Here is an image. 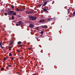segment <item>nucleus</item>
<instances>
[{
  "label": "nucleus",
  "instance_id": "obj_19",
  "mask_svg": "<svg viewBox=\"0 0 75 75\" xmlns=\"http://www.w3.org/2000/svg\"><path fill=\"white\" fill-rule=\"evenodd\" d=\"M67 11H68V14H69V13H70V11H69V9H68L67 10Z\"/></svg>",
  "mask_w": 75,
  "mask_h": 75
},
{
  "label": "nucleus",
  "instance_id": "obj_25",
  "mask_svg": "<svg viewBox=\"0 0 75 75\" xmlns=\"http://www.w3.org/2000/svg\"><path fill=\"white\" fill-rule=\"evenodd\" d=\"M7 65H8V66H7L8 67H11V65H9L8 64H7Z\"/></svg>",
  "mask_w": 75,
  "mask_h": 75
},
{
  "label": "nucleus",
  "instance_id": "obj_45",
  "mask_svg": "<svg viewBox=\"0 0 75 75\" xmlns=\"http://www.w3.org/2000/svg\"><path fill=\"white\" fill-rule=\"evenodd\" d=\"M47 10H48V8H47Z\"/></svg>",
  "mask_w": 75,
  "mask_h": 75
},
{
  "label": "nucleus",
  "instance_id": "obj_23",
  "mask_svg": "<svg viewBox=\"0 0 75 75\" xmlns=\"http://www.w3.org/2000/svg\"><path fill=\"white\" fill-rule=\"evenodd\" d=\"M11 8L13 9L14 8V6L13 5H12L11 6Z\"/></svg>",
  "mask_w": 75,
  "mask_h": 75
},
{
  "label": "nucleus",
  "instance_id": "obj_17",
  "mask_svg": "<svg viewBox=\"0 0 75 75\" xmlns=\"http://www.w3.org/2000/svg\"><path fill=\"white\" fill-rule=\"evenodd\" d=\"M9 57H11V56H12L13 55L12 54H11V53H10L9 54Z\"/></svg>",
  "mask_w": 75,
  "mask_h": 75
},
{
  "label": "nucleus",
  "instance_id": "obj_32",
  "mask_svg": "<svg viewBox=\"0 0 75 75\" xmlns=\"http://www.w3.org/2000/svg\"><path fill=\"white\" fill-rule=\"evenodd\" d=\"M23 46V45H19V46L20 47H22Z\"/></svg>",
  "mask_w": 75,
  "mask_h": 75
},
{
  "label": "nucleus",
  "instance_id": "obj_40",
  "mask_svg": "<svg viewBox=\"0 0 75 75\" xmlns=\"http://www.w3.org/2000/svg\"><path fill=\"white\" fill-rule=\"evenodd\" d=\"M46 2H47V3H48V2H49V1H46Z\"/></svg>",
  "mask_w": 75,
  "mask_h": 75
},
{
  "label": "nucleus",
  "instance_id": "obj_2",
  "mask_svg": "<svg viewBox=\"0 0 75 75\" xmlns=\"http://www.w3.org/2000/svg\"><path fill=\"white\" fill-rule=\"evenodd\" d=\"M23 24V23L21 21H19V22H17V23L16 24V25L17 26H18V25H21Z\"/></svg>",
  "mask_w": 75,
  "mask_h": 75
},
{
  "label": "nucleus",
  "instance_id": "obj_10",
  "mask_svg": "<svg viewBox=\"0 0 75 75\" xmlns=\"http://www.w3.org/2000/svg\"><path fill=\"white\" fill-rule=\"evenodd\" d=\"M52 19H53L52 18H48L47 19V21H51V20H52Z\"/></svg>",
  "mask_w": 75,
  "mask_h": 75
},
{
  "label": "nucleus",
  "instance_id": "obj_20",
  "mask_svg": "<svg viewBox=\"0 0 75 75\" xmlns=\"http://www.w3.org/2000/svg\"><path fill=\"white\" fill-rule=\"evenodd\" d=\"M21 44V42L20 41L18 42V44Z\"/></svg>",
  "mask_w": 75,
  "mask_h": 75
},
{
  "label": "nucleus",
  "instance_id": "obj_47",
  "mask_svg": "<svg viewBox=\"0 0 75 75\" xmlns=\"http://www.w3.org/2000/svg\"><path fill=\"white\" fill-rule=\"evenodd\" d=\"M36 66L37 65V64H36Z\"/></svg>",
  "mask_w": 75,
  "mask_h": 75
},
{
  "label": "nucleus",
  "instance_id": "obj_26",
  "mask_svg": "<svg viewBox=\"0 0 75 75\" xmlns=\"http://www.w3.org/2000/svg\"><path fill=\"white\" fill-rule=\"evenodd\" d=\"M0 11L1 12V13H3V12H4V11L3 10H1Z\"/></svg>",
  "mask_w": 75,
  "mask_h": 75
},
{
  "label": "nucleus",
  "instance_id": "obj_29",
  "mask_svg": "<svg viewBox=\"0 0 75 75\" xmlns=\"http://www.w3.org/2000/svg\"><path fill=\"white\" fill-rule=\"evenodd\" d=\"M4 15L5 16H7V13H5Z\"/></svg>",
  "mask_w": 75,
  "mask_h": 75
},
{
  "label": "nucleus",
  "instance_id": "obj_30",
  "mask_svg": "<svg viewBox=\"0 0 75 75\" xmlns=\"http://www.w3.org/2000/svg\"><path fill=\"white\" fill-rule=\"evenodd\" d=\"M36 30H38V27H37L36 28Z\"/></svg>",
  "mask_w": 75,
  "mask_h": 75
},
{
  "label": "nucleus",
  "instance_id": "obj_1",
  "mask_svg": "<svg viewBox=\"0 0 75 75\" xmlns=\"http://www.w3.org/2000/svg\"><path fill=\"white\" fill-rule=\"evenodd\" d=\"M28 18L30 21H34L35 20L37 19V18L36 17H34L33 16H29Z\"/></svg>",
  "mask_w": 75,
  "mask_h": 75
},
{
  "label": "nucleus",
  "instance_id": "obj_36",
  "mask_svg": "<svg viewBox=\"0 0 75 75\" xmlns=\"http://www.w3.org/2000/svg\"><path fill=\"white\" fill-rule=\"evenodd\" d=\"M5 30V29L4 28H3L2 29V31H4Z\"/></svg>",
  "mask_w": 75,
  "mask_h": 75
},
{
  "label": "nucleus",
  "instance_id": "obj_27",
  "mask_svg": "<svg viewBox=\"0 0 75 75\" xmlns=\"http://www.w3.org/2000/svg\"><path fill=\"white\" fill-rule=\"evenodd\" d=\"M18 52H19V53H20V50H17Z\"/></svg>",
  "mask_w": 75,
  "mask_h": 75
},
{
  "label": "nucleus",
  "instance_id": "obj_9",
  "mask_svg": "<svg viewBox=\"0 0 75 75\" xmlns=\"http://www.w3.org/2000/svg\"><path fill=\"white\" fill-rule=\"evenodd\" d=\"M43 11H45V12H47V13H48V11H47V9L45 8L43 9Z\"/></svg>",
  "mask_w": 75,
  "mask_h": 75
},
{
  "label": "nucleus",
  "instance_id": "obj_42",
  "mask_svg": "<svg viewBox=\"0 0 75 75\" xmlns=\"http://www.w3.org/2000/svg\"><path fill=\"white\" fill-rule=\"evenodd\" d=\"M33 75H36V74H33Z\"/></svg>",
  "mask_w": 75,
  "mask_h": 75
},
{
  "label": "nucleus",
  "instance_id": "obj_12",
  "mask_svg": "<svg viewBox=\"0 0 75 75\" xmlns=\"http://www.w3.org/2000/svg\"><path fill=\"white\" fill-rule=\"evenodd\" d=\"M12 15H13V16H16L17 15V13L16 12L13 13V12Z\"/></svg>",
  "mask_w": 75,
  "mask_h": 75
},
{
  "label": "nucleus",
  "instance_id": "obj_22",
  "mask_svg": "<svg viewBox=\"0 0 75 75\" xmlns=\"http://www.w3.org/2000/svg\"><path fill=\"white\" fill-rule=\"evenodd\" d=\"M35 37L37 40L38 39V36H35Z\"/></svg>",
  "mask_w": 75,
  "mask_h": 75
},
{
  "label": "nucleus",
  "instance_id": "obj_28",
  "mask_svg": "<svg viewBox=\"0 0 75 75\" xmlns=\"http://www.w3.org/2000/svg\"><path fill=\"white\" fill-rule=\"evenodd\" d=\"M32 14V13H31V12H29L28 13V14Z\"/></svg>",
  "mask_w": 75,
  "mask_h": 75
},
{
  "label": "nucleus",
  "instance_id": "obj_3",
  "mask_svg": "<svg viewBox=\"0 0 75 75\" xmlns=\"http://www.w3.org/2000/svg\"><path fill=\"white\" fill-rule=\"evenodd\" d=\"M13 12H14V11H9V12L8 13V15H12V14H13Z\"/></svg>",
  "mask_w": 75,
  "mask_h": 75
},
{
  "label": "nucleus",
  "instance_id": "obj_33",
  "mask_svg": "<svg viewBox=\"0 0 75 75\" xmlns=\"http://www.w3.org/2000/svg\"><path fill=\"white\" fill-rule=\"evenodd\" d=\"M11 59L12 60H14V57H12L11 58Z\"/></svg>",
  "mask_w": 75,
  "mask_h": 75
},
{
  "label": "nucleus",
  "instance_id": "obj_35",
  "mask_svg": "<svg viewBox=\"0 0 75 75\" xmlns=\"http://www.w3.org/2000/svg\"><path fill=\"white\" fill-rule=\"evenodd\" d=\"M11 46H8V48H11Z\"/></svg>",
  "mask_w": 75,
  "mask_h": 75
},
{
  "label": "nucleus",
  "instance_id": "obj_16",
  "mask_svg": "<svg viewBox=\"0 0 75 75\" xmlns=\"http://www.w3.org/2000/svg\"><path fill=\"white\" fill-rule=\"evenodd\" d=\"M1 71H4V68L3 67H1Z\"/></svg>",
  "mask_w": 75,
  "mask_h": 75
},
{
  "label": "nucleus",
  "instance_id": "obj_34",
  "mask_svg": "<svg viewBox=\"0 0 75 75\" xmlns=\"http://www.w3.org/2000/svg\"><path fill=\"white\" fill-rule=\"evenodd\" d=\"M25 13H26V14H28V12L26 11V12H25Z\"/></svg>",
  "mask_w": 75,
  "mask_h": 75
},
{
  "label": "nucleus",
  "instance_id": "obj_14",
  "mask_svg": "<svg viewBox=\"0 0 75 75\" xmlns=\"http://www.w3.org/2000/svg\"><path fill=\"white\" fill-rule=\"evenodd\" d=\"M72 16L73 17H74V16H75V11L73 12V14H72Z\"/></svg>",
  "mask_w": 75,
  "mask_h": 75
},
{
  "label": "nucleus",
  "instance_id": "obj_6",
  "mask_svg": "<svg viewBox=\"0 0 75 75\" xmlns=\"http://www.w3.org/2000/svg\"><path fill=\"white\" fill-rule=\"evenodd\" d=\"M47 4V1H45L44 2V4H43L42 6V7H44V6H45V5H46Z\"/></svg>",
  "mask_w": 75,
  "mask_h": 75
},
{
  "label": "nucleus",
  "instance_id": "obj_13",
  "mask_svg": "<svg viewBox=\"0 0 75 75\" xmlns=\"http://www.w3.org/2000/svg\"><path fill=\"white\" fill-rule=\"evenodd\" d=\"M44 20H41L39 21L40 23H42V22H43L44 21Z\"/></svg>",
  "mask_w": 75,
  "mask_h": 75
},
{
  "label": "nucleus",
  "instance_id": "obj_18",
  "mask_svg": "<svg viewBox=\"0 0 75 75\" xmlns=\"http://www.w3.org/2000/svg\"><path fill=\"white\" fill-rule=\"evenodd\" d=\"M43 33H44V32L43 31H42L40 32V34H42V35L43 34Z\"/></svg>",
  "mask_w": 75,
  "mask_h": 75
},
{
  "label": "nucleus",
  "instance_id": "obj_48",
  "mask_svg": "<svg viewBox=\"0 0 75 75\" xmlns=\"http://www.w3.org/2000/svg\"><path fill=\"white\" fill-rule=\"evenodd\" d=\"M14 55H15H15H16V54H14Z\"/></svg>",
  "mask_w": 75,
  "mask_h": 75
},
{
  "label": "nucleus",
  "instance_id": "obj_43",
  "mask_svg": "<svg viewBox=\"0 0 75 75\" xmlns=\"http://www.w3.org/2000/svg\"><path fill=\"white\" fill-rule=\"evenodd\" d=\"M46 0H43V1H46Z\"/></svg>",
  "mask_w": 75,
  "mask_h": 75
},
{
  "label": "nucleus",
  "instance_id": "obj_39",
  "mask_svg": "<svg viewBox=\"0 0 75 75\" xmlns=\"http://www.w3.org/2000/svg\"><path fill=\"white\" fill-rule=\"evenodd\" d=\"M28 50H31V48H28Z\"/></svg>",
  "mask_w": 75,
  "mask_h": 75
},
{
  "label": "nucleus",
  "instance_id": "obj_50",
  "mask_svg": "<svg viewBox=\"0 0 75 75\" xmlns=\"http://www.w3.org/2000/svg\"><path fill=\"white\" fill-rule=\"evenodd\" d=\"M2 16H3V15H2Z\"/></svg>",
  "mask_w": 75,
  "mask_h": 75
},
{
  "label": "nucleus",
  "instance_id": "obj_37",
  "mask_svg": "<svg viewBox=\"0 0 75 75\" xmlns=\"http://www.w3.org/2000/svg\"><path fill=\"white\" fill-rule=\"evenodd\" d=\"M3 50L4 51H6V50H5V49H3Z\"/></svg>",
  "mask_w": 75,
  "mask_h": 75
},
{
  "label": "nucleus",
  "instance_id": "obj_24",
  "mask_svg": "<svg viewBox=\"0 0 75 75\" xmlns=\"http://www.w3.org/2000/svg\"><path fill=\"white\" fill-rule=\"evenodd\" d=\"M13 19H14V17H13V16H12V20H13Z\"/></svg>",
  "mask_w": 75,
  "mask_h": 75
},
{
  "label": "nucleus",
  "instance_id": "obj_38",
  "mask_svg": "<svg viewBox=\"0 0 75 75\" xmlns=\"http://www.w3.org/2000/svg\"><path fill=\"white\" fill-rule=\"evenodd\" d=\"M20 59H22V60H23V59L22 58H20Z\"/></svg>",
  "mask_w": 75,
  "mask_h": 75
},
{
  "label": "nucleus",
  "instance_id": "obj_4",
  "mask_svg": "<svg viewBox=\"0 0 75 75\" xmlns=\"http://www.w3.org/2000/svg\"><path fill=\"white\" fill-rule=\"evenodd\" d=\"M0 46L2 49H3L4 47H2V41H1L0 42Z\"/></svg>",
  "mask_w": 75,
  "mask_h": 75
},
{
  "label": "nucleus",
  "instance_id": "obj_5",
  "mask_svg": "<svg viewBox=\"0 0 75 75\" xmlns=\"http://www.w3.org/2000/svg\"><path fill=\"white\" fill-rule=\"evenodd\" d=\"M39 27H41L42 28H47V26L46 25H42L41 26H39Z\"/></svg>",
  "mask_w": 75,
  "mask_h": 75
},
{
  "label": "nucleus",
  "instance_id": "obj_44",
  "mask_svg": "<svg viewBox=\"0 0 75 75\" xmlns=\"http://www.w3.org/2000/svg\"><path fill=\"white\" fill-rule=\"evenodd\" d=\"M9 51H11V49H9Z\"/></svg>",
  "mask_w": 75,
  "mask_h": 75
},
{
  "label": "nucleus",
  "instance_id": "obj_46",
  "mask_svg": "<svg viewBox=\"0 0 75 75\" xmlns=\"http://www.w3.org/2000/svg\"><path fill=\"white\" fill-rule=\"evenodd\" d=\"M6 27V26L5 25L4 26V27Z\"/></svg>",
  "mask_w": 75,
  "mask_h": 75
},
{
  "label": "nucleus",
  "instance_id": "obj_21",
  "mask_svg": "<svg viewBox=\"0 0 75 75\" xmlns=\"http://www.w3.org/2000/svg\"><path fill=\"white\" fill-rule=\"evenodd\" d=\"M31 12V13L32 14L33 13H34V10H30Z\"/></svg>",
  "mask_w": 75,
  "mask_h": 75
},
{
  "label": "nucleus",
  "instance_id": "obj_8",
  "mask_svg": "<svg viewBox=\"0 0 75 75\" xmlns=\"http://www.w3.org/2000/svg\"><path fill=\"white\" fill-rule=\"evenodd\" d=\"M9 42L10 43V44H11V45H12V44H13V42L12 40H11L9 41Z\"/></svg>",
  "mask_w": 75,
  "mask_h": 75
},
{
  "label": "nucleus",
  "instance_id": "obj_51",
  "mask_svg": "<svg viewBox=\"0 0 75 75\" xmlns=\"http://www.w3.org/2000/svg\"><path fill=\"white\" fill-rule=\"evenodd\" d=\"M11 53H12V52H11Z\"/></svg>",
  "mask_w": 75,
  "mask_h": 75
},
{
  "label": "nucleus",
  "instance_id": "obj_7",
  "mask_svg": "<svg viewBox=\"0 0 75 75\" xmlns=\"http://www.w3.org/2000/svg\"><path fill=\"white\" fill-rule=\"evenodd\" d=\"M25 8H24V10L21 9H19L18 8H17V9L16 10V11H23V10H25Z\"/></svg>",
  "mask_w": 75,
  "mask_h": 75
},
{
  "label": "nucleus",
  "instance_id": "obj_31",
  "mask_svg": "<svg viewBox=\"0 0 75 75\" xmlns=\"http://www.w3.org/2000/svg\"><path fill=\"white\" fill-rule=\"evenodd\" d=\"M41 5H41V4L39 5H38V6H39V7H41Z\"/></svg>",
  "mask_w": 75,
  "mask_h": 75
},
{
  "label": "nucleus",
  "instance_id": "obj_11",
  "mask_svg": "<svg viewBox=\"0 0 75 75\" xmlns=\"http://www.w3.org/2000/svg\"><path fill=\"white\" fill-rule=\"evenodd\" d=\"M30 27H33L34 26V24H30L29 25Z\"/></svg>",
  "mask_w": 75,
  "mask_h": 75
},
{
  "label": "nucleus",
  "instance_id": "obj_49",
  "mask_svg": "<svg viewBox=\"0 0 75 75\" xmlns=\"http://www.w3.org/2000/svg\"><path fill=\"white\" fill-rule=\"evenodd\" d=\"M5 32H6V31H5Z\"/></svg>",
  "mask_w": 75,
  "mask_h": 75
},
{
  "label": "nucleus",
  "instance_id": "obj_15",
  "mask_svg": "<svg viewBox=\"0 0 75 75\" xmlns=\"http://www.w3.org/2000/svg\"><path fill=\"white\" fill-rule=\"evenodd\" d=\"M7 59V57H5L3 61H6V59Z\"/></svg>",
  "mask_w": 75,
  "mask_h": 75
},
{
  "label": "nucleus",
  "instance_id": "obj_41",
  "mask_svg": "<svg viewBox=\"0 0 75 75\" xmlns=\"http://www.w3.org/2000/svg\"><path fill=\"white\" fill-rule=\"evenodd\" d=\"M17 74H19V72H18L17 73Z\"/></svg>",
  "mask_w": 75,
  "mask_h": 75
}]
</instances>
